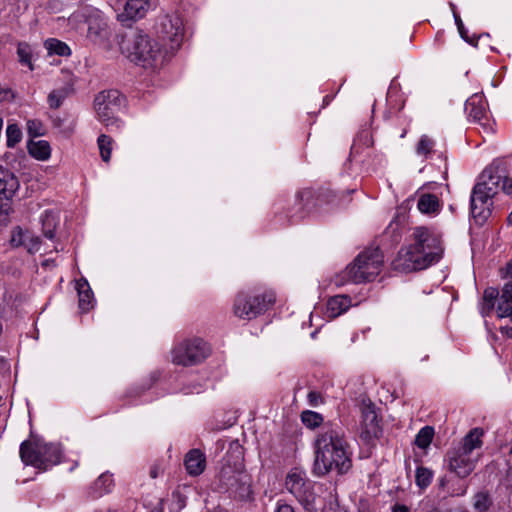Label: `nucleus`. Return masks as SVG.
Here are the masks:
<instances>
[{"label":"nucleus","instance_id":"obj_35","mask_svg":"<svg viewBox=\"0 0 512 512\" xmlns=\"http://www.w3.org/2000/svg\"><path fill=\"white\" fill-rule=\"evenodd\" d=\"M113 484L112 476L108 473L101 474L93 484V489L98 496L108 493Z\"/></svg>","mask_w":512,"mask_h":512},{"label":"nucleus","instance_id":"obj_59","mask_svg":"<svg viewBox=\"0 0 512 512\" xmlns=\"http://www.w3.org/2000/svg\"><path fill=\"white\" fill-rule=\"evenodd\" d=\"M449 6H450V8H451V10H452V13H453V14H454V13H458V12H457V10H456V6H455V4H454V3L450 2V3H449Z\"/></svg>","mask_w":512,"mask_h":512},{"label":"nucleus","instance_id":"obj_58","mask_svg":"<svg viewBox=\"0 0 512 512\" xmlns=\"http://www.w3.org/2000/svg\"><path fill=\"white\" fill-rule=\"evenodd\" d=\"M428 512H452L451 510H440L438 508H433Z\"/></svg>","mask_w":512,"mask_h":512},{"label":"nucleus","instance_id":"obj_57","mask_svg":"<svg viewBox=\"0 0 512 512\" xmlns=\"http://www.w3.org/2000/svg\"><path fill=\"white\" fill-rule=\"evenodd\" d=\"M150 476H151L152 478H156V477H157V470H156L155 468H152V469L150 470Z\"/></svg>","mask_w":512,"mask_h":512},{"label":"nucleus","instance_id":"obj_42","mask_svg":"<svg viewBox=\"0 0 512 512\" xmlns=\"http://www.w3.org/2000/svg\"><path fill=\"white\" fill-rule=\"evenodd\" d=\"M492 502L489 494L486 492H478L474 496L473 506L478 512H486Z\"/></svg>","mask_w":512,"mask_h":512},{"label":"nucleus","instance_id":"obj_14","mask_svg":"<svg viewBox=\"0 0 512 512\" xmlns=\"http://www.w3.org/2000/svg\"><path fill=\"white\" fill-rule=\"evenodd\" d=\"M506 174H508L506 161L502 158H497L482 171L475 185H481L483 191L489 189L491 196L495 197L498 194L501 180L505 178Z\"/></svg>","mask_w":512,"mask_h":512},{"label":"nucleus","instance_id":"obj_38","mask_svg":"<svg viewBox=\"0 0 512 512\" xmlns=\"http://www.w3.org/2000/svg\"><path fill=\"white\" fill-rule=\"evenodd\" d=\"M79 308L82 312H88L94 307L93 290H77Z\"/></svg>","mask_w":512,"mask_h":512},{"label":"nucleus","instance_id":"obj_41","mask_svg":"<svg viewBox=\"0 0 512 512\" xmlns=\"http://www.w3.org/2000/svg\"><path fill=\"white\" fill-rule=\"evenodd\" d=\"M301 420L308 428H315L322 423L323 417L317 412L306 410L301 413Z\"/></svg>","mask_w":512,"mask_h":512},{"label":"nucleus","instance_id":"obj_24","mask_svg":"<svg viewBox=\"0 0 512 512\" xmlns=\"http://www.w3.org/2000/svg\"><path fill=\"white\" fill-rule=\"evenodd\" d=\"M351 305V299L347 295L341 294L331 297L327 303V312L329 317H338L342 313L346 312Z\"/></svg>","mask_w":512,"mask_h":512},{"label":"nucleus","instance_id":"obj_26","mask_svg":"<svg viewBox=\"0 0 512 512\" xmlns=\"http://www.w3.org/2000/svg\"><path fill=\"white\" fill-rule=\"evenodd\" d=\"M417 206L424 214L436 213L440 209L439 198L434 194H423L420 196Z\"/></svg>","mask_w":512,"mask_h":512},{"label":"nucleus","instance_id":"obj_37","mask_svg":"<svg viewBox=\"0 0 512 512\" xmlns=\"http://www.w3.org/2000/svg\"><path fill=\"white\" fill-rule=\"evenodd\" d=\"M6 137V144L9 148L15 147V145L21 141L22 131L18 124L12 123L7 126Z\"/></svg>","mask_w":512,"mask_h":512},{"label":"nucleus","instance_id":"obj_7","mask_svg":"<svg viewBox=\"0 0 512 512\" xmlns=\"http://www.w3.org/2000/svg\"><path fill=\"white\" fill-rule=\"evenodd\" d=\"M125 97L118 90L101 91L94 99L98 119L107 129L113 131L121 127L120 114L125 106Z\"/></svg>","mask_w":512,"mask_h":512},{"label":"nucleus","instance_id":"obj_9","mask_svg":"<svg viewBox=\"0 0 512 512\" xmlns=\"http://www.w3.org/2000/svg\"><path fill=\"white\" fill-rule=\"evenodd\" d=\"M285 486L306 511H316L317 495L314 492V485L306 479L302 470L292 469L286 476Z\"/></svg>","mask_w":512,"mask_h":512},{"label":"nucleus","instance_id":"obj_21","mask_svg":"<svg viewBox=\"0 0 512 512\" xmlns=\"http://www.w3.org/2000/svg\"><path fill=\"white\" fill-rule=\"evenodd\" d=\"M111 31L107 23L100 20L89 22L88 37L95 43L103 44L110 38Z\"/></svg>","mask_w":512,"mask_h":512},{"label":"nucleus","instance_id":"obj_4","mask_svg":"<svg viewBox=\"0 0 512 512\" xmlns=\"http://www.w3.org/2000/svg\"><path fill=\"white\" fill-rule=\"evenodd\" d=\"M383 264L384 256L379 247L366 248L337 276L335 285H360L372 282L379 275Z\"/></svg>","mask_w":512,"mask_h":512},{"label":"nucleus","instance_id":"obj_16","mask_svg":"<svg viewBox=\"0 0 512 512\" xmlns=\"http://www.w3.org/2000/svg\"><path fill=\"white\" fill-rule=\"evenodd\" d=\"M150 8L148 0H128L124 9L117 15L118 21L125 26H131L132 22L142 19Z\"/></svg>","mask_w":512,"mask_h":512},{"label":"nucleus","instance_id":"obj_34","mask_svg":"<svg viewBox=\"0 0 512 512\" xmlns=\"http://www.w3.org/2000/svg\"><path fill=\"white\" fill-rule=\"evenodd\" d=\"M316 201L319 202V208L324 205L333 204L337 200V195L334 191L329 188H318L315 190Z\"/></svg>","mask_w":512,"mask_h":512},{"label":"nucleus","instance_id":"obj_32","mask_svg":"<svg viewBox=\"0 0 512 512\" xmlns=\"http://www.w3.org/2000/svg\"><path fill=\"white\" fill-rule=\"evenodd\" d=\"M432 478H433L432 470H430L429 468L423 467V466L417 467L416 473H415V482H416V485L420 489H422V490L426 489L430 485Z\"/></svg>","mask_w":512,"mask_h":512},{"label":"nucleus","instance_id":"obj_3","mask_svg":"<svg viewBox=\"0 0 512 512\" xmlns=\"http://www.w3.org/2000/svg\"><path fill=\"white\" fill-rule=\"evenodd\" d=\"M120 50L131 62L143 68H155L161 57V47L142 30H131L122 35Z\"/></svg>","mask_w":512,"mask_h":512},{"label":"nucleus","instance_id":"obj_12","mask_svg":"<svg viewBox=\"0 0 512 512\" xmlns=\"http://www.w3.org/2000/svg\"><path fill=\"white\" fill-rule=\"evenodd\" d=\"M481 185H474L470 197V210L476 224L483 225L492 215L493 198L491 191H483Z\"/></svg>","mask_w":512,"mask_h":512},{"label":"nucleus","instance_id":"obj_40","mask_svg":"<svg viewBox=\"0 0 512 512\" xmlns=\"http://www.w3.org/2000/svg\"><path fill=\"white\" fill-rule=\"evenodd\" d=\"M27 239L28 231H23L20 226H17L12 230L9 242L15 248L20 246L26 247Z\"/></svg>","mask_w":512,"mask_h":512},{"label":"nucleus","instance_id":"obj_6","mask_svg":"<svg viewBox=\"0 0 512 512\" xmlns=\"http://www.w3.org/2000/svg\"><path fill=\"white\" fill-rule=\"evenodd\" d=\"M217 490L235 500L247 501L252 497L251 477L241 467L224 464L218 475Z\"/></svg>","mask_w":512,"mask_h":512},{"label":"nucleus","instance_id":"obj_61","mask_svg":"<svg viewBox=\"0 0 512 512\" xmlns=\"http://www.w3.org/2000/svg\"><path fill=\"white\" fill-rule=\"evenodd\" d=\"M355 151H356V147H355V146H352V147H351V154H353Z\"/></svg>","mask_w":512,"mask_h":512},{"label":"nucleus","instance_id":"obj_25","mask_svg":"<svg viewBox=\"0 0 512 512\" xmlns=\"http://www.w3.org/2000/svg\"><path fill=\"white\" fill-rule=\"evenodd\" d=\"M27 150L33 158L40 161L47 160L51 155V147L49 142L46 140H29L27 143Z\"/></svg>","mask_w":512,"mask_h":512},{"label":"nucleus","instance_id":"obj_29","mask_svg":"<svg viewBox=\"0 0 512 512\" xmlns=\"http://www.w3.org/2000/svg\"><path fill=\"white\" fill-rule=\"evenodd\" d=\"M71 88L64 86L52 90L47 97V102L50 109H58L63 104V101L69 96Z\"/></svg>","mask_w":512,"mask_h":512},{"label":"nucleus","instance_id":"obj_8","mask_svg":"<svg viewBox=\"0 0 512 512\" xmlns=\"http://www.w3.org/2000/svg\"><path fill=\"white\" fill-rule=\"evenodd\" d=\"M211 353L210 346L200 338L186 339L171 350V361L184 367L202 363Z\"/></svg>","mask_w":512,"mask_h":512},{"label":"nucleus","instance_id":"obj_44","mask_svg":"<svg viewBox=\"0 0 512 512\" xmlns=\"http://www.w3.org/2000/svg\"><path fill=\"white\" fill-rule=\"evenodd\" d=\"M27 133L31 138L43 136L45 134L44 125L38 119L27 121Z\"/></svg>","mask_w":512,"mask_h":512},{"label":"nucleus","instance_id":"obj_23","mask_svg":"<svg viewBox=\"0 0 512 512\" xmlns=\"http://www.w3.org/2000/svg\"><path fill=\"white\" fill-rule=\"evenodd\" d=\"M465 109L468 117L474 122L484 120L488 117L483 100L478 95H473L466 101Z\"/></svg>","mask_w":512,"mask_h":512},{"label":"nucleus","instance_id":"obj_19","mask_svg":"<svg viewBox=\"0 0 512 512\" xmlns=\"http://www.w3.org/2000/svg\"><path fill=\"white\" fill-rule=\"evenodd\" d=\"M184 465L189 475L198 476L205 470L206 457L201 450L192 449L186 454Z\"/></svg>","mask_w":512,"mask_h":512},{"label":"nucleus","instance_id":"obj_55","mask_svg":"<svg viewBox=\"0 0 512 512\" xmlns=\"http://www.w3.org/2000/svg\"><path fill=\"white\" fill-rule=\"evenodd\" d=\"M500 331L502 334L507 335L508 337L512 338V327H501Z\"/></svg>","mask_w":512,"mask_h":512},{"label":"nucleus","instance_id":"obj_30","mask_svg":"<svg viewBox=\"0 0 512 512\" xmlns=\"http://www.w3.org/2000/svg\"><path fill=\"white\" fill-rule=\"evenodd\" d=\"M44 45L50 55L69 56L71 54L70 47L56 38L47 39Z\"/></svg>","mask_w":512,"mask_h":512},{"label":"nucleus","instance_id":"obj_43","mask_svg":"<svg viewBox=\"0 0 512 512\" xmlns=\"http://www.w3.org/2000/svg\"><path fill=\"white\" fill-rule=\"evenodd\" d=\"M56 222L55 218L50 214H45L42 218V232L43 235L52 240L55 236Z\"/></svg>","mask_w":512,"mask_h":512},{"label":"nucleus","instance_id":"obj_27","mask_svg":"<svg viewBox=\"0 0 512 512\" xmlns=\"http://www.w3.org/2000/svg\"><path fill=\"white\" fill-rule=\"evenodd\" d=\"M18 61L22 66H27L30 71L35 69L33 64V50L27 42H18L17 44Z\"/></svg>","mask_w":512,"mask_h":512},{"label":"nucleus","instance_id":"obj_36","mask_svg":"<svg viewBox=\"0 0 512 512\" xmlns=\"http://www.w3.org/2000/svg\"><path fill=\"white\" fill-rule=\"evenodd\" d=\"M434 429L430 426H425L416 435L415 444L422 449L427 448L433 439Z\"/></svg>","mask_w":512,"mask_h":512},{"label":"nucleus","instance_id":"obj_15","mask_svg":"<svg viewBox=\"0 0 512 512\" xmlns=\"http://www.w3.org/2000/svg\"><path fill=\"white\" fill-rule=\"evenodd\" d=\"M158 37L170 44V49H178L183 39V27L178 17L171 18L164 16L161 18L156 28Z\"/></svg>","mask_w":512,"mask_h":512},{"label":"nucleus","instance_id":"obj_49","mask_svg":"<svg viewBox=\"0 0 512 512\" xmlns=\"http://www.w3.org/2000/svg\"><path fill=\"white\" fill-rule=\"evenodd\" d=\"M14 99V93L10 88L0 87V102L9 101Z\"/></svg>","mask_w":512,"mask_h":512},{"label":"nucleus","instance_id":"obj_52","mask_svg":"<svg viewBox=\"0 0 512 512\" xmlns=\"http://www.w3.org/2000/svg\"><path fill=\"white\" fill-rule=\"evenodd\" d=\"M276 512H295L294 508L288 504H279Z\"/></svg>","mask_w":512,"mask_h":512},{"label":"nucleus","instance_id":"obj_1","mask_svg":"<svg viewBox=\"0 0 512 512\" xmlns=\"http://www.w3.org/2000/svg\"><path fill=\"white\" fill-rule=\"evenodd\" d=\"M414 243L398 252L392 262L394 270L405 273L426 269L437 263L443 255L441 234L434 228L418 226L413 230Z\"/></svg>","mask_w":512,"mask_h":512},{"label":"nucleus","instance_id":"obj_22","mask_svg":"<svg viewBox=\"0 0 512 512\" xmlns=\"http://www.w3.org/2000/svg\"><path fill=\"white\" fill-rule=\"evenodd\" d=\"M484 436V430L476 427L471 429L468 434L463 438L461 446L458 450L471 454L474 449H478L482 446V437Z\"/></svg>","mask_w":512,"mask_h":512},{"label":"nucleus","instance_id":"obj_11","mask_svg":"<svg viewBox=\"0 0 512 512\" xmlns=\"http://www.w3.org/2000/svg\"><path fill=\"white\" fill-rule=\"evenodd\" d=\"M18 189V178L8 170H0V229L9 223L12 198Z\"/></svg>","mask_w":512,"mask_h":512},{"label":"nucleus","instance_id":"obj_63","mask_svg":"<svg viewBox=\"0 0 512 512\" xmlns=\"http://www.w3.org/2000/svg\"><path fill=\"white\" fill-rule=\"evenodd\" d=\"M151 512H162V511L158 510V509H153Z\"/></svg>","mask_w":512,"mask_h":512},{"label":"nucleus","instance_id":"obj_48","mask_svg":"<svg viewBox=\"0 0 512 512\" xmlns=\"http://www.w3.org/2000/svg\"><path fill=\"white\" fill-rule=\"evenodd\" d=\"M40 245V238L38 236H29L26 243V249L31 253L37 251Z\"/></svg>","mask_w":512,"mask_h":512},{"label":"nucleus","instance_id":"obj_60","mask_svg":"<svg viewBox=\"0 0 512 512\" xmlns=\"http://www.w3.org/2000/svg\"><path fill=\"white\" fill-rule=\"evenodd\" d=\"M445 484H446V479H445V478H442V479L440 480V486H441V487H444V486H445Z\"/></svg>","mask_w":512,"mask_h":512},{"label":"nucleus","instance_id":"obj_39","mask_svg":"<svg viewBox=\"0 0 512 512\" xmlns=\"http://www.w3.org/2000/svg\"><path fill=\"white\" fill-rule=\"evenodd\" d=\"M434 146V140L427 135H423L421 136L417 143L416 152L417 154L425 156L427 158L429 155L432 154Z\"/></svg>","mask_w":512,"mask_h":512},{"label":"nucleus","instance_id":"obj_50","mask_svg":"<svg viewBox=\"0 0 512 512\" xmlns=\"http://www.w3.org/2000/svg\"><path fill=\"white\" fill-rule=\"evenodd\" d=\"M502 182V191L506 194H512V178L508 177V174L505 175V178L501 180Z\"/></svg>","mask_w":512,"mask_h":512},{"label":"nucleus","instance_id":"obj_28","mask_svg":"<svg viewBox=\"0 0 512 512\" xmlns=\"http://www.w3.org/2000/svg\"><path fill=\"white\" fill-rule=\"evenodd\" d=\"M297 201H300L306 210L312 213L314 210L319 209V202L316 201L315 189L305 188L299 191L297 194Z\"/></svg>","mask_w":512,"mask_h":512},{"label":"nucleus","instance_id":"obj_31","mask_svg":"<svg viewBox=\"0 0 512 512\" xmlns=\"http://www.w3.org/2000/svg\"><path fill=\"white\" fill-rule=\"evenodd\" d=\"M309 215V212L303 206L300 201L295 200V204L292 208H289L287 211V218L289 224H295L305 219Z\"/></svg>","mask_w":512,"mask_h":512},{"label":"nucleus","instance_id":"obj_62","mask_svg":"<svg viewBox=\"0 0 512 512\" xmlns=\"http://www.w3.org/2000/svg\"><path fill=\"white\" fill-rule=\"evenodd\" d=\"M509 454H512V443L509 445Z\"/></svg>","mask_w":512,"mask_h":512},{"label":"nucleus","instance_id":"obj_53","mask_svg":"<svg viewBox=\"0 0 512 512\" xmlns=\"http://www.w3.org/2000/svg\"><path fill=\"white\" fill-rule=\"evenodd\" d=\"M84 286H87L88 288H90L88 281L84 277H81L80 279L76 280L75 288H83Z\"/></svg>","mask_w":512,"mask_h":512},{"label":"nucleus","instance_id":"obj_20","mask_svg":"<svg viewBox=\"0 0 512 512\" xmlns=\"http://www.w3.org/2000/svg\"><path fill=\"white\" fill-rule=\"evenodd\" d=\"M39 456L41 465L37 467V469L45 471L48 469V467L58 464L60 462L61 450L59 446L55 444H48L42 441V447Z\"/></svg>","mask_w":512,"mask_h":512},{"label":"nucleus","instance_id":"obj_10","mask_svg":"<svg viewBox=\"0 0 512 512\" xmlns=\"http://www.w3.org/2000/svg\"><path fill=\"white\" fill-rule=\"evenodd\" d=\"M494 309L499 318L510 317L512 321V290H484L482 315H489Z\"/></svg>","mask_w":512,"mask_h":512},{"label":"nucleus","instance_id":"obj_47","mask_svg":"<svg viewBox=\"0 0 512 512\" xmlns=\"http://www.w3.org/2000/svg\"><path fill=\"white\" fill-rule=\"evenodd\" d=\"M502 277L509 279L502 288H512V260H510L504 269H501Z\"/></svg>","mask_w":512,"mask_h":512},{"label":"nucleus","instance_id":"obj_13","mask_svg":"<svg viewBox=\"0 0 512 512\" xmlns=\"http://www.w3.org/2000/svg\"><path fill=\"white\" fill-rule=\"evenodd\" d=\"M359 409L362 424L361 437L367 442L379 438L382 429L374 403L368 398H363Z\"/></svg>","mask_w":512,"mask_h":512},{"label":"nucleus","instance_id":"obj_46","mask_svg":"<svg viewBox=\"0 0 512 512\" xmlns=\"http://www.w3.org/2000/svg\"><path fill=\"white\" fill-rule=\"evenodd\" d=\"M479 125V133L482 134V136L490 137L495 133V122H491L488 117H486L484 120L476 122Z\"/></svg>","mask_w":512,"mask_h":512},{"label":"nucleus","instance_id":"obj_17","mask_svg":"<svg viewBox=\"0 0 512 512\" xmlns=\"http://www.w3.org/2000/svg\"><path fill=\"white\" fill-rule=\"evenodd\" d=\"M448 462L450 471L460 478L469 476L475 469V462L470 459V454L458 449L448 453Z\"/></svg>","mask_w":512,"mask_h":512},{"label":"nucleus","instance_id":"obj_5","mask_svg":"<svg viewBox=\"0 0 512 512\" xmlns=\"http://www.w3.org/2000/svg\"><path fill=\"white\" fill-rule=\"evenodd\" d=\"M276 301L272 290H248L237 294L233 313L243 320H252L267 311Z\"/></svg>","mask_w":512,"mask_h":512},{"label":"nucleus","instance_id":"obj_56","mask_svg":"<svg viewBox=\"0 0 512 512\" xmlns=\"http://www.w3.org/2000/svg\"><path fill=\"white\" fill-rule=\"evenodd\" d=\"M53 126L56 128H60L62 126L63 120L59 117L53 119Z\"/></svg>","mask_w":512,"mask_h":512},{"label":"nucleus","instance_id":"obj_45","mask_svg":"<svg viewBox=\"0 0 512 512\" xmlns=\"http://www.w3.org/2000/svg\"><path fill=\"white\" fill-rule=\"evenodd\" d=\"M454 19H455V23L457 25V28H458V31H459V34L460 36L468 43L476 46L477 45V41L479 39V37L477 39L475 38H470L468 36V31L466 30V28L464 27V24L461 20V17L459 15V13H454Z\"/></svg>","mask_w":512,"mask_h":512},{"label":"nucleus","instance_id":"obj_2","mask_svg":"<svg viewBox=\"0 0 512 512\" xmlns=\"http://www.w3.org/2000/svg\"><path fill=\"white\" fill-rule=\"evenodd\" d=\"M313 473L323 477L335 471L346 474L352 467L348 445L339 426L326 425L315 441Z\"/></svg>","mask_w":512,"mask_h":512},{"label":"nucleus","instance_id":"obj_54","mask_svg":"<svg viewBox=\"0 0 512 512\" xmlns=\"http://www.w3.org/2000/svg\"><path fill=\"white\" fill-rule=\"evenodd\" d=\"M393 512H410V509L406 505H395Z\"/></svg>","mask_w":512,"mask_h":512},{"label":"nucleus","instance_id":"obj_51","mask_svg":"<svg viewBox=\"0 0 512 512\" xmlns=\"http://www.w3.org/2000/svg\"><path fill=\"white\" fill-rule=\"evenodd\" d=\"M308 401L311 406H317L321 400V395L318 392L311 391L308 393Z\"/></svg>","mask_w":512,"mask_h":512},{"label":"nucleus","instance_id":"obj_33","mask_svg":"<svg viewBox=\"0 0 512 512\" xmlns=\"http://www.w3.org/2000/svg\"><path fill=\"white\" fill-rule=\"evenodd\" d=\"M97 143L102 160L106 163L109 162L111 158L113 139L106 134H101L98 137Z\"/></svg>","mask_w":512,"mask_h":512},{"label":"nucleus","instance_id":"obj_18","mask_svg":"<svg viewBox=\"0 0 512 512\" xmlns=\"http://www.w3.org/2000/svg\"><path fill=\"white\" fill-rule=\"evenodd\" d=\"M41 447L42 440L38 438H32L22 442L19 452L23 463L35 468L39 467L41 465V461L39 460Z\"/></svg>","mask_w":512,"mask_h":512}]
</instances>
